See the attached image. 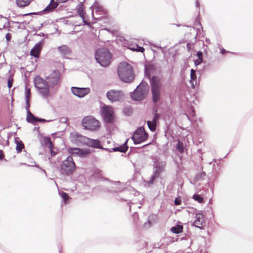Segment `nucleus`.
<instances>
[{"label": "nucleus", "mask_w": 253, "mask_h": 253, "mask_svg": "<svg viewBox=\"0 0 253 253\" xmlns=\"http://www.w3.org/2000/svg\"><path fill=\"white\" fill-rule=\"evenodd\" d=\"M154 112V115L152 118V120L150 121V122L158 125L159 124L160 115L157 113V109H155Z\"/></svg>", "instance_id": "obj_31"}, {"label": "nucleus", "mask_w": 253, "mask_h": 253, "mask_svg": "<svg viewBox=\"0 0 253 253\" xmlns=\"http://www.w3.org/2000/svg\"><path fill=\"white\" fill-rule=\"evenodd\" d=\"M34 164H35V165H34L35 167L42 169V168H41V167L39 166V165H37L35 162H34Z\"/></svg>", "instance_id": "obj_63"}, {"label": "nucleus", "mask_w": 253, "mask_h": 253, "mask_svg": "<svg viewBox=\"0 0 253 253\" xmlns=\"http://www.w3.org/2000/svg\"><path fill=\"white\" fill-rule=\"evenodd\" d=\"M124 96V93L121 90L110 89L106 93L107 98L111 102L120 101Z\"/></svg>", "instance_id": "obj_11"}, {"label": "nucleus", "mask_w": 253, "mask_h": 253, "mask_svg": "<svg viewBox=\"0 0 253 253\" xmlns=\"http://www.w3.org/2000/svg\"><path fill=\"white\" fill-rule=\"evenodd\" d=\"M44 43V40H42L39 42L36 43L30 51V55L35 58H38L40 57Z\"/></svg>", "instance_id": "obj_15"}, {"label": "nucleus", "mask_w": 253, "mask_h": 253, "mask_svg": "<svg viewBox=\"0 0 253 253\" xmlns=\"http://www.w3.org/2000/svg\"><path fill=\"white\" fill-rule=\"evenodd\" d=\"M58 6V4L53 1V0H51L50 3L42 11H40L36 12H31L29 13H27L24 15H42L43 14H45L50 12H51L54 10Z\"/></svg>", "instance_id": "obj_14"}, {"label": "nucleus", "mask_w": 253, "mask_h": 253, "mask_svg": "<svg viewBox=\"0 0 253 253\" xmlns=\"http://www.w3.org/2000/svg\"><path fill=\"white\" fill-rule=\"evenodd\" d=\"M38 117L34 116L30 111L27 114L26 121L27 122L35 125L37 123Z\"/></svg>", "instance_id": "obj_23"}, {"label": "nucleus", "mask_w": 253, "mask_h": 253, "mask_svg": "<svg viewBox=\"0 0 253 253\" xmlns=\"http://www.w3.org/2000/svg\"><path fill=\"white\" fill-rule=\"evenodd\" d=\"M5 39L7 42H9L11 39V35L8 33L5 35Z\"/></svg>", "instance_id": "obj_49"}, {"label": "nucleus", "mask_w": 253, "mask_h": 253, "mask_svg": "<svg viewBox=\"0 0 253 253\" xmlns=\"http://www.w3.org/2000/svg\"><path fill=\"white\" fill-rule=\"evenodd\" d=\"M156 215L151 214L149 216L147 221L145 222L143 225V228L148 229L152 225V220H155Z\"/></svg>", "instance_id": "obj_24"}, {"label": "nucleus", "mask_w": 253, "mask_h": 253, "mask_svg": "<svg viewBox=\"0 0 253 253\" xmlns=\"http://www.w3.org/2000/svg\"><path fill=\"white\" fill-rule=\"evenodd\" d=\"M132 218H133L134 222L135 224H137V221L139 219V215L137 212H134L133 213V214H132Z\"/></svg>", "instance_id": "obj_41"}, {"label": "nucleus", "mask_w": 253, "mask_h": 253, "mask_svg": "<svg viewBox=\"0 0 253 253\" xmlns=\"http://www.w3.org/2000/svg\"><path fill=\"white\" fill-rule=\"evenodd\" d=\"M118 75L120 80L124 83H131L134 79V73L132 66L125 62H121L118 66Z\"/></svg>", "instance_id": "obj_2"}, {"label": "nucleus", "mask_w": 253, "mask_h": 253, "mask_svg": "<svg viewBox=\"0 0 253 253\" xmlns=\"http://www.w3.org/2000/svg\"><path fill=\"white\" fill-rule=\"evenodd\" d=\"M156 70V67L152 64L145 65L144 67L145 76L149 80L152 93V100L154 103L157 104L161 100V90L162 84L161 79L157 76H153Z\"/></svg>", "instance_id": "obj_1"}, {"label": "nucleus", "mask_w": 253, "mask_h": 253, "mask_svg": "<svg viewBox=\"0 0 253 253\" xmlns=\"http://www.w3.org/2000/svg\"><path fill=\"white\" fill-rule=\"evenodd\" d=\"M153 46L156 48H162L161 46H158L156 44H153Z\"/></svg>", "instance_id": "obj_64"}, {"label": "nucleus", "mask_w": 253, "mask_h": 253, "mask_svg": "<svg viewBox=\"0 0 253 253\" xmlns=\"http://www.w3.org/2000/svg\"><path fill=\"white\" fill-rule=\"evenodd\" d=\"M57 49L60 54L64 58H66V56L71 54V50L70 47L66 45H62V46H59Z\"/></svg>", "instance_id": "obj_20"}, {"label": "nucleus", "mask_w": 253, "mask_h": 253, "mask_svg": "<svg viewBox=\"0 0 253 253\" xmlns=\"http://www.w3.org/2000/svg\"><path fill=\"white\" fill-rule=\"evenodd\" d=\"M77 12L81 18H83V16L85 15V12L84 9V7L82 4H80L78 6Z\"/></svg>", "instance_id": "obj_34"}, {"label": "nucleus", "mask_w": 253, "mask_h": 253, "mask_svg": "<svg viewBox=\"0 0 253 253\" xmlns=\"http://www.w3.org/2000/svg\"><path fill=\"white\" fill-rule=\"evenodd\" d=\"M101 113L103 120L107 123H113L114 120V113L112 107L104 105L101 108Z\"/></svg>", "instance_id": "obj_9"}, {"label": "nucleus", "mask_w": 253, "mask_h": 253, "mask_svg": "<svg viewBox=\"0 0 253 253\" xmlns=\"http://www.w3.org/2000/svg\"><path fill=\"white\" fill-rule=\"evenodd\" d=\"M25 100H26V99L30 100V99L31 90H30V89L28 88L27 87H25Z\"/></svg>", "instance_id": "obj_40"}, {"label": "nucleus", "mask_w": 253, "mask_h": 253, "mask_svg": "<svg viewBox=\"0 0 253 253\" xmlns=\"http://www.w3.org/2000/svg\"><path fill=\"white\" fill-rule=\"evenodd\" d=\"M4 159V155L3 151L0 150V160H2Z\"/></svg>", "instance_id": "obj_55"}, {"label": "nucleus", "mask_w": 253, "mask_h": 253, "mask_svg": "<svg viewBox=\"0 0 253 253\" xmlns=\"http://www.w3.org/2000/svg\"><path fill=\"white\" fill-rule=\"evenodd\" d=\"M15 142L16 144V150L17 153L21 152L24 147V145L21 140H19L18 137H15Z\"/></svg>", "instance_id": "obj_25"}, {"label": "nucleus", "mask_w": 253, "mask_h": 253, "mask_svg": "<svg viewBox=\"0 0 253 253\" xmlns=\"http://www.w3.org/2000/svg\"><path fill=\"white\" fill-rule=\"evenodd\" d=\"M32 0H16V4L20 7H24L28 5Z\"/></svg>", "instance_id": "obj_29"}, {"label": "nucleus", "mask_w": 253, "mask_h": 253, "mask_svg": "<svg viewBox=\"0 0 253 253\" xmlns=\"http://www.w3.org/2000/svg\"><path fill=\"white\" fill-rule=\"evenodd\" d=\"M60 121L61 123H64L67 124V122H68V118H66V117H62V118H60Z\"/></svg>", "instance_id": "obj_47"}, {"label": "nucleus", "mask_w": 253, "mask_h": 253, "mask_svg": "<svg viewBox=\"0 0 253 253\" xmlns=\"http://www.w3.org/2000/svg\"><path fill=\"white\" fill-rule=\"evenodd\" d=\"M37 35L38 36L43 37L46 36L45 34H44L43 33H40V34H38Z\"/></svg>", "instance_id": "obj_57"}, {"label": "nucleus", "mask_w": 253, "mask_h": 253, "mask_svg": "<svg viewBox=\"0 0 253 253\" xmlns=\"http://www.w3.org/2000/svg\"><path fill=\"white\" fill-rule=\"evenodd\" d=\"M49 121H50L49 120L47 121L46 120H45L44 119L40 118L38 117L37 122H39L40 123H44V122H49Z\"/></svg>", "instance_id": "obj_50"}, {"label": "nucleus", "mask_w": 253, "mask_h": 253, "mask_svg": "<svg viewBox=\"0 0 253 253\" xmlns=\"http://www.w3.org/2000/svg\"><path fill=\"white\" fill-rule=\"evenodd\" d=\"M34 85L42 97H47L49 94V86L46 80L42 79L39 76H36L34 79Z\"/></svg>", "instance_id": "obj_6"}, {"label": "nucleus", "mask_w": 253, "mask_h": 253, "mask_svg": "<svg viewBox=\"0 0 253 253\" xmlns=\"http://www.w3.org/2000/svg\"><path fill=\"white\" fill-rule=\"evenodd\" d=\"M196 219L192 223V225L200 229H203V218L204 215L200 212L196 214Z\"/></svg>", "instance_id": "obj_18"}, {"label": "nucleus", "mask_w": 253, "mask_h": 253, "mask_svg": "<svg viewBox=\"0 0 253 253\" xmlns=\"http://www.w3.org/2000/svg\"><path fill=\"white\" fill-rule=\"evenodd\" d=\"M103 150H105L107 151H108V152H112V150H111V149H109V148H104V149H103Z\"/></svg>", "instance_id": "obj_61"}, {"label": "nucleus", "mask_w": 253, "mask_h": 253, "mask_svg": "<svg viewBox=\"0 0 253 253\" xmlns=\"http://www.w3.org/2000/svg\"><path fill=\"white\" fill-rule=\"evenodd\" d=\"M192 198L195 201H197L199 203H203L204 202V199L201 194H194L193 195Z\"/></svg>", "instance_id": "obj_33"}, {"label": "nucleus", "mask_w": 253, "mask_h": 253, "mask_svg": "<svg viewBox=\"0 0 253 253\" xmlns=\"http://www.w3.org/2000/svg\"><path fill=\"white\" fill-rule=\"evenodd\" d=\"M130 49L133 51H136L143 53L145 51V49L143 47L138 45H136V47H130Z\"/></svg>", "instance_id": "obj_38"}, {"label": "nucleus", "mask_w": 253, "mask_h": 253, "mask_svg": "<svg viewBox=\"0 0 253 253\" xmlns=\"http://www.w3.org/2000/svg\"><path fill=\"white\" fill-rule=\"evenodd\" d=\"M227 52H229V51L226 50V49H225L223 48H222L220 49V53L221 54H224V53H226Z\"/></svg>", "instance_id": "obj_56"}, {"label": "nucleus", "mask_w": 253, "mask_h": 253, "mask_svg": "<svg viewBox=\"0 0 253 253\" xmlns=\"http://www.w3.org/2000/svg\"><path fill=\"white\" fill-rule=\"evenodd\" d=\"M153 172L148 182L149 186L153 184L155 180L159 177L162 173L165 171L166 167V162L161 160L158 157H155L153 159Z\"/></svg>", "instance_id": "obj_3"}, {"label": "nucleus", "mask_w": 253, "mask_h": 253, "mask_svg": "<svg viewBox=\"0 0 253 253\" xmlns=\"http://www.w3.org/2000/svg\"><path fill=\"white\" fill-rule=\"evenodd\" d=\"M82 19V21L84 23V25H88V26H90V24L88 22H87L85 20V18H84V16H83V18H81Z\"/></svg>", "instance_id": "obj_52"}, {"label": "nucleus", "mask_w": 253, "mask_h": 253, "mask_svg": "<svg viewBox=\"0 0 253 253\" xmlns=\"http://www.w3.org/2000/svg\"><path fill=\"white\" fill-rule=\"evenodd\" d=\"M203 52L201 51H198L196 53V55L198 58H203Z\"/></svg>", "instance_id": "obj_51"}, {"label": "nucleus", "mask_w": 253, "mask_h": 253, "mask_svg": "<svg viewBox=\"0 0 253 253\" xmlns=\"http://www.w3.org/2000/svg\"><path fill=\"white\" fill-rule=\"evenodd\" d=\"M123 112L126 116H130L132 113V109L130 106L126 107L124 109Z\"/></svg>", "instance_id": "obj_39"}, {"label": "nucleus", "mask_w": 253, "mask_h": 253, "mask_svg": "<svg viewBox=\"0 0 253 253\" xmlns=\"http://www.w3.org/2000/svg\"><path fill=\"white\" fill-rule=\"evenodd\" d=\"M149 86L147 82L145 81H142L140 84L137 86L136 90L145 89L147 92L148 91Z\"/></svg>", "instance_id": "obj_30"}, {"label": "nucleus", "mask_w": 253, "mask_h": 253, "mask_svg": "<svg viewBox=\"0 0 253 253\" xmlns=\"http://www.w3.org/2000/svg\"><path fill=\"white\" fill-rule=\"evenodd\" d=\"M82 19V21L84 23V25H88V26H90V24L88 22H87L85 20V18H84V16H83V18H81Z\"/></svg>", "instance_id": "obj_53"}, {"label": "nucleus", "mask_w": 253, "mask_h": 253, "mask_svg": "<svg viewBox=\"0 0 253 253\" xmlns=\"http://www.w3.org/2000/svg\"><path fill=\"white\" fill-rule=\"evenodd\" d=\"M42 145H47L48 148H53V144L49 137H43L42 138Z\"/></svg>", "instance_id": "obj_28"}, {"label": "nucleus", "mask_w": 253, "mask_h": 253, "mask_svg": "<svg viewBox=\"0 0 253 253\" xmlns=\"http://www.w3.org/2000/svg\"><path fill=\"white\" fill-rule=\"evenodd\" d=\"M183 226L181 224H177L175 226H172L170 228L171 232L174 234H179L183 231Z\"/></svg>", "instance_id": "obj_26"}, {"label": "nucleus", "mask_w": 253, "mask_h": 253, "mask_svg": "<svg viewBox=\"0 0 253 253\" xmlns=\"http://www.w3.org/2000/svg\"><path fill=\"white\" fill-rule=\"evenodd\" d=\"M176 148L181 153L183 152V151L184 150L183 144H180L179 143H178L177 144Z\"/></svg>", "instance_id": "obj_44"}, {"label": "nucleus", "mask_w": 253, "mask_h": 253, "mask_svg": "<svg viewBox=\"0 0 253 253\" xmlns=\"http://www.w3.org/2000/svg\"><path fill=\"white\" fill-rule=\"evenodd\" d=\"M147 124L149 129L152 131L154 132L156 130L157 125L156 124H154L150 122V121H148L147 122Z\"/></svg>", "instance_id": "obj_36"}, {"label": "nucleus", "mask_w": 253, "mask_h": 253, "mask_svg": "<svg viewBox=\"0 0 253 253\" xmlns=\"http://www.w3.org/2000/svg\"><path fill=\"white\" fill-rule=\"evenodd\" d=\"M61 77L60 72L58 70H54L45 77V79L49 87H53L59 85Z\"/></svg>", "instance_id": "obj_10"}, {"label": "nucleus", "mask_w": 253, "mask_h": 253, "mask_svg": "<svg viewBox=\"0 0 253 253\" xmlns=\"http://www.w3.org/2000/svg\"><path fill=\"white\" fill-rule=\"evenodd\" d=\"M196 6L197 7H199L200 6V2L198 0H197L196 1Z\"/></svg>", "instance_id": "obj_60"}, {"label": "nucleus", "mask_w": 253, "mask_h": 253, "mask_svg": "<svg viewBox=\"0 0 253 253\" xmlns=\"http://www.w3.org/2000/svg\"><path fill=\"white\" fill-rule=\"evenodd\" d=\"M190 83L192 88H194L195 85L197 84V76L195 71L193 69H192L190 71Z\"/></svg>", "instance_id": "obj_22"}, {"label": "nucleus", "mask_w": 253, "mask_h": 253, "mask_svg": "<svg viewBox=\"0 0 253 253\" xmlns=\"http://www.w3.org/2000/svg\"><path fill=\"white\" fill-rule=\"evenodd\" d=\"M13 79L12 77H9L7 80V86L10 88L12 86Z\"/></svg>", "instance_id": "obj_42"}, {"label": "nucleus", "mask_w": 253, "mask_h": 253, "mask_svg": "<svg viewBox=\"0 0 253 253\" xmlns=\"http://www.w3.org/2000/svg\"><path fill=\"white\" fill-rule=\"evenodd\" d=\"M86 145L95 149H104L101 145L100 141L98 139H94L88 138Z\"/></svg>", "instance_id": "obj_19"}, {"label": "nucleus", "mask_w": 253, "mask_h": 253, "mask_svg": "<svg viewBox=\"0 0 253 253\" xmlns=\"http://www.w3.org/2000/svg\"><path fill=\"white\" fill-rule=\"evenodd\" d=\"M91 153V151L89 149H83L81 148V152L80 153V157H85L89 155Z\"/></svg>", "instance_id": "obj_37"}, {"label": "nucleus", "mask_w": 253, "mask_h": 253, "mask_svg": "<svg viewBox=\"0 0 253 253\" xmlns=\"http://www.w3.org/2000/svg\"><path fill=\"white\" fill-rule=\"evenodd\" d=\"M101 172H102V171L99 169H95L93 173V176L95 179H102L104 180L109 181L110 182L112 183V184H113L115 185H120L121 184V182L120 181H115L109 180V179H108L107 178L102 177V174H101Z\"/></svg>", "instance_id": "obj_17"}, {"label": "nucleus", "mask_w": 253, "mask_h": 253, "mask_svg": "<svg viewBox=\"0 0 253 253\" xmlns=\"http://www.w3.org/2000/svg\"><path fill=\"white\" fill-rule=\"evenodd\" d=\"M60 3H65L67 2L68 0H57Z\"/></svg>", "instance_id": "obj_59"}, {"label": "nucleus", "mask_w": 253, "mask_h": 253, "mask_svg": "<svg viewBox=\"0 0 253 253\" xmlns=\"http://www.w3.org/2000/svg\"><path fill=\"white\" fill-rule=\"evenodd\" d=\"M81 148L78 147H70L68 149V153L71 155L80 156Z\"/></svg>", "instance_id": "obj_27"}, {"label": "nucleus", "mask_w": 253, "mask_h": 253, "mask_svg": "<svg viewBox=\"0 0 253 253\" xmlns=\"http://www.w3.org/2000/svg\"><path fill=\"white\" fill-rule=\"evenodd\" d=\"M50 150V153L51 157L54 156L56 155L57 152L53 150V148H49Z\"/></svg>", "instance_id": "obj_48"}, {"label": "nucleus", "mask_w": 253, "mask_h": 253, "mask_svg": "<svg viewBox=\"0 0 253 253\" xmlns=\"http://www.w3.org/2000/svg\"><path fill=\"white\" fill-rule=\"evenodd\" d=\"M59 194L60 196V197L62 198L63 202L65 204H67L68 202V201L70 199V197L68 196V194H67L66 192H64L63 191H59Z\"/></svg>", "instance_id": "obj_32"}, {"label": "nucleus", "mask_w": 253, "mask_h": 253, "mask_svg": "<svg viewBox=\"0 0 253 253\" xmlns=\"http://www.w3.org/2000/svg\"><path fill=\"white\" fill-rule=\"evenodd\" d=\"M128 139L126 141V142L122 145L118 146L115 147L111 148L112 151L113 152H120L122 153H126L128 148V146L127 145Z\"/></svg>", "instance_id": "obj_21"}, {"label": "nucleus", "mask_w": 253, "mask_h": 253, "mask_svg": "<svg viewBox=\"0 0 253 253\" xmlns=\"http://www.w3.org/2000/svg\"><path fill=\"white\" fill-rule=\"evenodd\" d=\"M148 137V134L144 127H139L133 133L131 139L134 144H139L145 142Z\"/></svg>", "instance_id": "obj_8"}, {"label": "nucleus", "mask_w": 253, "mask_h": 253, "mask_svg": "<svg viewBox=\"0 0 253 253\" xmlns=\"http://www.w3.org/2000/svg\"><path fill=\"white\" fill-rule=\"evenodd\" d=\"M147 93L145 89L136 90V88L131 93L130 96L132 100L135 101H141L143 100L147 96Z\"/></svg>", "instance_id": "obj_16"}, {"label": "nucleus", "mask_w": 253, "mask_h": 253, "mask_svg": "<svg viewBox=\"0 0 253 253\" xmlns=\"http://www.w3.org/2000/svg\"><path fill=\"white\" fill-rule=\"evenodd\" d=\"M76 164L72 156H69L64 160L60 166V173L65 176H69L75 171Z\"/></svg>", "instance_id": "obj_5"}, {"label": "nucleus", "mask_w": 253, "mask_h": 253, "mask_svg": "<svg viewBox=\"0 0 253 253\" xmlns=\"http://www.w3.org/2000/svg\"><path fill=\"white\" fill-rule=\"evenodd\" d=\"M174 203L175 205H180L181 203V198L179 197H176L174 200Z\"/></svg>", "instance_id": "obj_46"}, {"label": "nucleus", "mask_w": 253, "mask_h": 253, "mask_svg": "<svg viewBox=\"0 0 253 253\" xmlns=\"http://www.w3.org/2000/svg\"><path fill=\"white\" fill-rule=\"evenodd\" d=\"M82 124L85 130L91 131L98 129L100 126V122L92 116L84 117L82 121Z\"/></svg>", "instance_id": "obj_7"}, {"label": "nucleus", "mask_w": 253, "mask_h": 253, "mask_svg": "<svg viewBox=\"0 0 253 253\" xmlns=\"http://www.w3.org/2000/svg\"><path fill=\"white\" fill-rule=\"evenodd\" d=\"M203 58H198L194 61V64L196 66H197L201 64L203 62Z\"/></svg>", "instance_id": "obj_45"}, {"label": "nucleus", "mask_w": 253, "mask_h": 253, "mask_svg": "<svg viewBox=\"0 0 253 253\" xmlns=\"http://www.w3.org/2000/svg\"><path fill=\"white\" fill-rule=\"evenodd\" d=\"M95 58L100 66L106 67L111 63L112 54L108 49L100 48L95 51Z\"/></svg>", "instance_id": "obj_4"}, {"label": "nucleus", "mask_w": 253, "mask_h": 253, "mask_svg": "<svg viewBox=\"0 0 253 253\" xmlns=\"http://www.w3.org/2000/svg\"><path fill=\"white\" fill-rule=\"evenodd\" d=\"M72 93L79 98H83L90 92L89 87H79L72 86L71 88Z\"/></svg>", "instance_id": "obj_13"}, {"label": "nucleus", "mask_w": 253, "mask_h": 253, "mask_svg": "<svg viewBox=\"0 0 253 253\" xmlns=\"http://www.w3.org/2000/svg\"><path fill=\"white\" fill-rule=\"evenodd\" d=\"M206 176V172L204 171H201L197 174L195 179L197 181H202Z\"/></svg>", "instance_id": "obj_35"}, {"label": "nucleus", "mask_w": 253, "mask_h": 253, "mask_svg": "<svg viewBox=\"0 0 253 253\" xmlns=\"http://www.w3.org/2000/svg\"><path fill=\"white\" fill-rule=\"evenodd\" d=\"M71 139L78 145H86L88 137L83 136L79 133H71Z\"/></svg>", "instance_id": "obj_12"}, {"label": "nucleus", "mask_w": 253, "mask_h": 253, "mask_svg": "<svg viewBox=\"0 0 253 253\" xmlns=\"http://www.w3.org/2000/svg\"><path fill=\"white\" fill-rule=\"evenodd\" d=\"M191 115H192L193 116H195V115H196V112H195V110H194L193 109H191Z\"/></svg>", "instance_id": "obj_58"}, {"label": "nucleus", "mask_w": 253, "mask_h": 253, "mask_svg": "<svg viewBox=\"0 0 253 253\" xmlns=\"http://www.w3.org/2000/svg\"><path fill=\"white\" fill-rule=\"evenodd\" d=\"M25 102H26L25 109L27 110V114H28V111H30L29 110V108L30 107V100L26 99V100H25Z\"/></svg>", "instance_id": "obj_43"}, {"label": "nucleus", "mask_w": 253, "mask_h": 253, "mask_svg": "<svg viewBox=\"0 0 253 253\" xmlns=\"http://www.w3.org/2000/svg\"><path fill=\"white\" fill-rule=\"evenodd\" d=\"M82 19V21L84 23V25H88V26H90V24L88 22H87L85 20V18H84V16H83V18H81Z\"/></svg>", "instance_id": "obj_54"}, {"label": "nucleus", "mask_w": 253, "mask_h": 253, "mask_svg": "<svg viewBox=\"0 0 253 253\" xmlns=\"http://www.w3.org/2000/svg\"><path fill=\"white\" fill-rule=\"evenodd\" d=\"M187 47L188 50H189L190 49V48H191V44H190V43H187Z\"/></svg>", "instance_id": "obj_62"}]
</instances>
